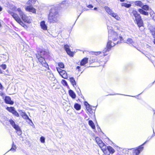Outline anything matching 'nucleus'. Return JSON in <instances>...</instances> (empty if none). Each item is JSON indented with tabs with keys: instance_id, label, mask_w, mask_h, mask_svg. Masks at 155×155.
Here are the masks:
<instances>
[{
	"instance_id": "obj_1",
	"label": "nucleus",
	"mask_w": 155,
	"mask_h": 155,
	"mask_svg": "<svg viewBox=\"0 0 155 155\" xmlns=\"http://www.w3.org/2000/svg\"><path fill=\"white\" fill-rule=\"evenodd\" d=\"M107 28L108 30V38L116 42L118 39H120V41H122L123 38L120 36L117 32L112 29V28L107 23Z\"/></svg>"
},
{
	"instance_id": "obj_2",
	"label": "nucleus",
	"mask_w": 155,
	"mask_h": 155,
	"mask_svg": "<svg viewBox=\"0 0 155 155\" xmlns=\"http://www.w3.org/2000/svg\"><path fill=\"white\" fill-rule=\"evenodd\" d=\"M59 16L58 12L54 9H51L48 17V20L51 23H57L59 20Z\"/></svg>"
},
{
	"instance_id": "obj_3",
	"label": "nucleus",
	"mask_w": 155,
	"mask_h": 155,
	"mask_svg": "<svg viewBox=\"0 0 155 155\" xmlns=\"http://www.w3.org/2000/svg\"><path fill=\"white\" fill-rule=\"evenodd\" d=\"M16 11H17L19 13L21 19L24 22L28 24H30L31 22V20L30 17L27 16L20 8H18Z\"/></svg>"
},
{
	"instance_id": "obj_4",
	"label": "nucleus",
	"mask_w": 155,
	"mask_h": 155,
	"mask_svg": "<svg viewBox=\"0 0 155 155\" xmlns=\"http://www.w3.org/2000/svg\"><path fill=\"white\" fill-rule=\"evenodd\" d=\"M104 155H110L113 154L115 152L114 149L110 146H107L106 145L101 149Z\"/></svg>"
},
{
	"instance_id": "obj_5",
	"label": "nucleus",
	"mask_w": 155,
	"mask_h": 155,
	"mask_svg": "<svg viewBox=\"0 0 155 155\" xmlns=\"http://www.w3.org/2000/svg\"><path fill=\"white\" fill-rule=\"evenodd\" d=\"M104 8L106 12L109 15L117 21L120 20L121 18L117 14L114 13L110 8L107 6H105Z\"/></svg>"
},
{
	"instance_id": "obj_6",
	"label": "nucleus",
	"mask_w": 155,
	"mask_h": 155,
	"mask_svg": "<svg viewBox=\"0 0 155 155\" xmlns=\"http://www.w3.org/2000/svg\"><path fill=\"white\" fill-rule=\"evenodd\" d=\"M8 12L11 14L14 19L21 25L24 27L25 26H26L25 24L22 21L21 19L17 14L9 11H8Z\"/></svg>"
},
{
	"instance_id": "obj_7",
	"label": "nucleus",
	"mask_w": 155,
	"mask_h": 155,
	"mask_svg": "<svg viewBox=\"0 0 155 155\" xmlns=\"http://www.w3.org/2000/svg\"><path fill=\"white\" fill-rule=\"evenodd\" d=\"M147 142V141L145 142L141 146H139L137 149L133 148L131 149L132 150L133 155H138L140 152L142 151L143 150V147L142 146L145 144Z\"/></svg>"
},
{
	"instance_id": "obj_8",
	"label": "nucleus",
	"mask_w": 155,
	"mask_h": 155,
	"mask_svg": "<svg viewBox=\"0 0 155 155\" xmlns=\"http://www.w3.org/2000/svg\"><path fill=\"white\" fill-rule=\"evenodd\" d=\"M36 56L39 61L41 64L42 65L45 67L47 68L48 65V64L45 61L44 58V57H40V56L39 55V53L36 54Z\"/></svg>"
},
{
	"instance_id": "obj_9",
	"label": "nucleus",
	"mask_w": 155,
	"mask_h": 155,
	"mask_svg": "<svg viewBox=\"0 0 155 155\" xmlns=\"http://www.w3.org/2000/svg\"><path fill=\"white\" fill-rule=\"evenodd\" d=\"M118 43V41L113 42L111 39L108 38V41L107 43V50H109L111 48L114 46L116 44Z\"/></svg>"
},
{
	"instance_id": "obj_10",
	"label": "nucleus",
	"mask_w": 155,
	"mask_h": 155,
	"mask_svg": "<svg viewBox=\"0 0 155 155\" xmlns=\"http://www.w3.org/2000/svg\"><path fill=\"white\" fill-rule=\"evenodd\" d=\"M56 69L57 71L63 78L64 79L67 78L68 77L65 71L62 70L58 68H57Z\"/></svg>"
},
{
	"instance_id": "obj_11",
	"label": "nucleus",
	"mask_w": 155,
	"mask_h": 155,
	"mask_svg": "<svg viewBox=\"0 0 155 155\" xmlns=\"http://www.w3.org/2000/svg\"><path fill=\"white\" fill-rule=\"evenodd\" d=\"M95 140L101 149L106 145L103 142L99 137H96Z\"/></svg>"
},
{
	"instance_id": "obj_12",
	"label": "nucleus",
	"mask_w": 155,
	"mask_h": 155,
	"mask_svg": "<svg viewBox=\"0 0 155 155\" xmlns=\"http://www.w3.org/2000/svg\"><path fill=\"white\" fill-rule=\"evenodd\" d=\"M25 10L26 11L31 12L33 13H35L36 12V9L30 5L26 6Z\"/></svg>"
},
{
	"instance_id": "obj_13",
	"label": "nucleus",
	"mask_w": 155,
	"mask_h": 155,
	"mask_svg": "<svg viewBox=\"0 0 155 155\" xmlns=\"http://www.w3.org/2000/svg\"><path fill=\"white\" fill-rule=\"evenodd\" d=\"M85 105L86 107V108L87 111V113L89 116L91 115L90 114H93L94 112L92 111L90 105L87 103H86V104H85Z\"/></svg>"
},
{
	"instance_id": "obj_14",
	"label": "nucleus",
	"mask_w": 155,
	"mask_h": 155,
	"mask_svg": "<svg viewBox=\"0 0 155 155\" xmlns=\"http://www.w3.org/2000/svg\"><path fill=\"white\" fill-rule=\"evenodd\" d=\"M18 111L20 114L23 119H28L30 121L32 122L31 120L29 118L28 116L27 115L25 112H23L22 111V110H18Z\"/></svg>"
},
{
	"instance_id": "obj_15",
	"label": "nucleus",
	"mask_w": 155,
	"mask_h": 155,
	"mask_svg": "<svg viewBox=\"0 0 155 155\" xmlns=\"http://www.w3.org/2000/svg\"><path fill=\"white\" fill-rule=\"evenodd\" d=\"M64 48L65 49L67 54L70 56H73L74 54V52L71 51H70L69 48V46L67 45H64Z\"/></svg>"
},
{
	"instance_id": "obj_16",
	"label": "nucleus",
	"mask_w": 155,
	"mask_h": 155,
	"mask_svg": "<svg viewBox=\"0 0 155 155\" xmlns=\"http://www.w3.org/2000/svg\"><path fill=\"white\" fill-rule=\"evenodd\" d=\"M149 29L153 37L155 38V26L151 25H149Z\"/></svg>"
},
{
	"instance_id": "obj_17",
	"label": "nucleus",
	"mask_w": 155,
	"mask_h": 155,
	"mask_svg": "<svg viewBox=\"0 0 155 155\" xmlns=\"http://www.w3.org/2000/svg\"><path fill=\"white\" fill-rule=\"evenodd\" d=\"M5 102L6 104L11 105H12L14 104V102L11 100V98L8 96L5 97Z\"/></svg>"
},
{
	"instance_id": "obj_18",
	"label": "nucleus",
	"mask_w": 155,
	"mask_h": 155,
	"mask_svg": "<svg viewBox=\"0 0 155 155\" xmlns=\"http://www.w3.org/2000/svg\"><path fill=\"white\" fill-rule=\"evenodd\" d=\"M40 25L41 29L43 30H47V26L44 21H42L41 22Z\"/></svg>"
},
{
	"instance_id": "obj_19",
	"label": "nucleus",
	"mask_w": 155,
	"mask_h": 155,
	"mask_svg": "<svg viewBox=\"0 0 155 155\" xmlns=\"http://www.w3.org/2000/svg\"><path fill=\"white\" fill-rule=\"evenodd\" d=\"M9 121L10 124L15 129V128H18V127L19 126L18 125L16 124L15 122L12 119H10L9 120Z\"/></svg>"
},
{
	"instance_id": "obj_20",
	"label": "nucleus",
	"mask_w": 155,
	"mask_h": 155,
	"mask_svg": "<svg viewBox=\"0 0 155 155\" xmlns=\"http://www.w3.org/2000/svg\"><path fill=\"white\" fill-rule=\"evenodd\" d=\"M125 42L128 44H130L132 45H133L134 43V42L133 41V40L131 38H127Z\"/></svg>"
},
{
	"instance_id": "obj_21",
	"label": "nucleus",
	"mask_w": 155,
	"mask_h": 155,
	"mask_svg": "<svg viewBox=\"0 0 155 155\" xmlns=\"http://www.w3.org/2000/svg\"><path fill=\"white\" fill-rule=\"evenodd\" d=\"M69 94L70 96L73 98H75L76 97V95L74 92L72 90H70L69 91Z\"/></svg>"
},
{
	"instance_id": "obj_22",
	"label": "nucleus",
	"mask_w": 155,
	"mask_h": 155,
	"mask_svg": "<svg viewBox=\"0 0 155 155\" xmlns=\"http://www.w3.org/2000/svg\"><path fill=\"white\" fill-rule=\"evenodd\" d=\"M139 12L141 14L145 15H148V12L144 11L142 9H139L138 10Z\"/></svg>"
},
{
	"instance_id": "obj_23",
	"label": "nucleus",
	"mask_w": 155,
	"mask_h": 155,
	"mask_svg": "<svg viewBox=\"0 0 155 155\" xmlns=\"http://www.w3.org/2000/svg\"><path fill=\"white\" fill-rule=\"evenodd\" d=\"M130 12L132 14L134 17L139 15L138 13L136 10L134 9L132 10L130 9Z\"/></svg>"
},
{
	"instance_id": "obj_24",
	"label": "nucleus",
	"mask_w": 155,
	"mask_h": 155,
	"mask_svg": "<svg viewBox=\"0 0 155 155\" xmlns=\"http://www.w3.org/2000/svg\"><path fill=\"white\" fill-rule=\"evenodd\" d=\"M87 58H84L81 62V65L82 66L84 65L87 62Z\"/></svg>"
},
{
	"instance_id": "obj_25",
	"label": "nucleus",
	"mask_w": 155,
	"mask_h": 155,
	"mask_svg": "<svg viewBox=\"0 0 155 155\" xmlns=\"http://www.w3.org/2000/svg\"><path fill=\"white\" fill-rule=\"evenodd\" d=\"M69 79L70 81L73 86L74 87L75 86H76V83L74 78L72 77L70 78Z\"/></svg>"
},
{
	"instance_id": "obj_26",
	"label": "nucleus",
	"mask_w": 155,
	"mask_h": 155,
	"mask_svg": "<svg viewBox=\"0 0 155 155\" xmlns=\"http://www.w3.org/2000/svg\"><path fill=\"white\" fill-rule=\"evenodd\" d=\"M47 76L49 79L52 80L53 79V78H54V75L50 72H48L47 73Z\"/></svg>"
},
{
	"instance_id": "obj_27",
	"label": "nucleus",
	"mask_w": 155,
	"mask_h": 155,
	"mask_svg": "<svg viewBox=\"0 0 155 155\" xmlns=\"http://www.w3.org/2000/svg\"><path fill=\"white\" fill-rule=\"evenodd\" d=\"M88 124L93 129H95V125L93 122L91 120L89 121Z\"/></svg>"
},
{
	"instance_id": "obj_28",
	"label": "nucleus",
	"mask_w": 155,
	"mask_h": 155,
	"mask_svg": "<svg viewBox=\"0 0 155 155\" xmlns=\"http://www.w3.org/2000/svg\"><path fill=\"white\" fill-rule=\"evenodd\" d=\"M36 1V0H29L27 2L28 5H32L34 4Z\"/></svg>"
},
{
	"instance_id": "obj_29",
	"label": "nucleus",
	"mask_w": 155,
	"mask_h": 155,
	"mask_svg": "<svg viewBox=\"0 0 155 155\" xmlns=\"http://www.w3.org/2000/svg\"><path fill=\"white\" fill-rule=\"evenodd\" d=\"M38 53L39 54V55L40 56V57H43L44 55H45L46 54L47 52L41 50Z\"/></svg>"
},
{
	"instance_id": "obj_30",
	"label": "nucleus",
	"mask_w": 155,
	"mask_h": 155,
	"mask_svg": "<svg viewBox=\"0 0 155 155\" xmlns=\"http://www.w3.org/2000/svg\"><path fill=\"white\" fill-rule=\"evenodd\" d=\"M134 3L136 5L139 6L141 7L143 6V4L141 1H137L135 2Z\"/></svg>"
},
{
	"instance_id": "obj_31",
	"label": "nucleus",
	"mask_w": 155,
	"mask_h": 155,
	"mask_svg": "<svg viewBox=\"0 0 155 155\" xmlns=\"http://www.w3.org/2000/svg\"><path fill=\"white\" fill-rule=\"evenodd\" d=\"M74 108L77 110H79L81 108V106L79 104L76 103L74 105Z\"/></svg>"
},
{
	"instance_id": "obj_32",
	"label": "nucleus",
	"mask_w": 155,
	"mask_h": 155,
	"mask_svg": "<svg viewBox=\"0 0 155 155\" xmlns=\"http://www.w3.org/2000/svg\"><path fill=\"white\" fill-rule=\"evenodd\" d=\"M6 110H8L9 112L12 113L14 110L15 109V108L14 107H7L6 108Z\"/></svg>"
},
{
	"instance_id": "obj_33",
	"label": "nucleus",
	"mask_w": 155,
	"mask_h": 155,
	"mask_svg": "<svg viewBox=\"0 0 155 155\" xmlns=\"http://www.w3.org/2000/svg\"><path fill=\"white\" fill-rule=\"evenodd\" d=\"M15 129L17 131L16 132L17 134L19 135H21L22 132L21 131V130L20 127L19 126L18 127V129Z\"/></svg>"
},
{
	"instance_id": "obj_34",
	"label": "nucleus",
	"mask_w": 155,
	"mask_h": 155,
	"mask_svg": "<svg viewBox=\"0 0 155 155\" xmlns=\"http://www.w3.org/2000/svg\"><path fill=\"white\" fill-rule=\"evenodd\" d=\"M136 23L139 27H140L143 26V22L142 20L141 19L139 21L136 22Z\"/></svg>"
},
{
	"instance_id": "obj_35",
	"label": "nucleus",
	"mask_w": 155,
	"mask_h": 155,
	"mask_svg": "<svg viewBox=\"0 0 155 155\" xmlns=\"http://www.w3.org/2000/svg\"><path fill=\"white\" fill-rule=\"evenodd\" d=\"M122 6H124L126 8H129L130 7L131 5L130 4H127L125 3H123L121 4Z\"/></svg>"
},
{
	"instance_id": "obj_36",
	"label": "nucleus",
	"mask_w": 155,
	"mask_h": 155,
	"mask_svg": "<svg viewBox=\"0 0 155 155\" xmlns=\"http://www.w3.org/2000/svg\"><path fill=\"white\" fill-rule=\"evenodd\" d=\"M135 21H136V22L139 21L142 19L140 15H138L135 16Z\"/></svg>"
},
{
	"instance_id": "obj_37",
	"label": "nucleus",
	"mask_w": 155,
	"mask_h": 155,
	"mask_svg": "<svg viewBox=\"0 0 155 155\" xmlns=\"http://www.w3.org/2000/svg\"><path fill=\"white\" fill-rule=\"evenodd\" d=\"M141 7L143 9H144L145 10H148L149 9V6L146 5H144L143 4Z\"/></svg>"
},
{
	"instance_id": "obj_38",
	"label": "nucleus",
	"mask_w": 155,
	"mask_h": 155,
	"mask_svg": "<svg viewBox=\"0 0 155 155\" xmlns=\"http://www.w3.org/2000/svg\"><path fill=\"white\" fill-rule=\"evenodd\" d=\"M14 115L17 117H19V115L18 113L15 110V109L14 110L12 113Z\"/></svg>"
},
{
	"instance_id": "obj_39",
	"label": "nucleus",
	"mask_w": 155,
	"mask_h": 155,
	"mask_svg": "<svg viewBox=\"0 0 155 155\" xmlns=\"http://www.w3.org/2000/svg\"><path fill=\"white\" fill-rule=\"evenodd\" d=\"M14 115L17 117H19V115L18 113L15 110V109L14 110L12 113Z\"/></svg>"
},
{
	"instance_id": "obj_40",
	"label": "nucleus",
	"mask_w": 155,
	"mask_h": 155,
	"mask_svg": "<svg viewBox=\"0 0 155 155\" xmlns=\"http://www.w3.org/2000/svg\"><path fill=\"white\" fill-rule=\"evenodd\" d=\"M58 65L60 68H64V65L63 63H59L58 64Z\"/></svg>"
},
{
	"instance_id": "obj_41",
	"label": "nucleus",
	"mask_w": 155,
	"mask_h": 155,
	"mask_svg": "<svg viewBox=\"0 0 155 155\" xmlns=\"http://www.w3.org/2000/svg\"><path fill=\"white\" fill-rule=\"evenodd\" d=\"M16 148V146L13 144L12 148L10 150L14 152L15 151Z\"/></svg>"
},
{
	"instance_id": "obj_42",
	"label": "nucleus",
	"mask_w": 155,
	"mask_h": 155,
	"mask_svg": "<svg viewBox=\"0 0 155 155\" xmlns=\"http://www.w3.org/2000/svg\"><path fill=\"white\" fill-rule=\"evenodd\" d=\"M0 68L3 70H5L6 68V66L5 64H3L0 65Z\"/></svg>"
},
{
	"instance_id": "obj_43",
	"label": "nucleus",
	"mask_w": 155,
	"mask_h": 155,
	"mask_svg": "<svg viewBox=\"0 0 155 155\" xmlns=\"http://www.w3.org/2000/svg\"><path fill=\"white\" fill-rule=\"evenodd\" d=\"M40 141L42 143H44L45 142V138L43 137H41L40 138Z\"/></svg>"
},
{
	"instance_id": "obj_44",
	"label": "nucleus",
	"mask_w": 155,
	"mask_h": 155,
	"mask_svg": "<svg viewBox=\"0 0 155 155\" xmlns=\"http://www.w3.org/2000/svg\"><path fill=\"white\" fill-rule=\"evenodd\" d=\"M62 83L65 86H67L68 85L67 82L64 80H62Z\"/></svg>"
},
{
	"instance_id": "obj_45",
	"label": "nucleus",
	"mask_w": 155,
	"mask_h": 155,
	"mask_svg": "<svg viewBox=\"0 0 155 155\" xmlns=\"http://www.w3.org/2000/svg\"><path fill=\"white\" fill-rule=\"evenodd\" d=\"M150 14L151 16L152 17L153 15L155 14L154 13V12L153 11H151L150 12Z\"/></svg>"
},
{
	"instance_id": "obj_46",
	"label": "nucleus",
	"mask_w": 155,
	"mask_h": 155,
	"mask_svg": "<svg viewBox=\"0 0 155 155\" xmlns=\"http://www.w3.org/2000/svg\"><path fill=\"white\" fill-rule=\"evenodd\" d=\"M100 53H101L100 52H99V51L96 52H95L94 54L96 55H98L100 54Z\"/></svg>"
},
{
	"instance_id": "obj_47",
	"label": "nucleus",
	"mask_w": 155,
	"mask_h": 155,
	"mask_svg": "<svg viewBox=\"0 0 155 155\" xmlns=\"http://www.w3.org/2000/svg\"><path fill=\"white\" fill-rule=\"evenodd\" d=\"M3 88V87L1 84L0 83V89L2 90Z\"/></svg>"
},
{
	"instance_id": "obj_48",
	"label": "nucleus",
	"mask_w": 155,
	"mask_h": 155,
	"mask_svg": "<svg viewBox=\"0 0 155 155\" xmlns=\"http://www.w3.org/2000/svg\"><path fill=\"white\" fill-rule=\"evenodd\" d=\"M87 7L89 8H92L93 7V6L91 5H89Z\"/></svg>"
},
{
	"instance_id": "obj_49",
	"label": "nucleus",
	"mask_w": 155,
	"mask_h": 155,
	"mask_svg": "<svg viewBox=\"0 0 155 155\" xmlns=\"http://www.w3.org/2000/svg\"><path fill=\"white\" fill-rule=\"evenodd\" d=\"M152 18L155 21V14L153 15L152 16Z\"/></svg>"
},
{
	"instance_id": "obj_50",
	"label": "nucleus",
	"mask_w": 155,
	"mask_h": 155,
	"mask_svg": "<svg viewBox=\"0 0 155 155\" xmlns=\"http://www.w3.org/2000/svg\"><path fill=\"white\" fill-rule=\"evenodd\" d=\"M116 28H117V29L118 30H120V27H117V26L116 27Z\"/></svg>"
},
{
	"instance_id": "obj_51",
	"label": "nucleus",
	"mask_w": 155,
	"mask_h": 155,
	"mask_svg": "<svg viewBox=\"0 0 155 155\" xmlns=\"http://www.w3.org/2000/svg\"><path fill=\"white\" fill-rule=\"evenodd\" d=\"M3 73V72L1 70V68H0V74Z\"/></svg>"
},
{
	"instance_id": "obj_52",
	"label": "nucleus",
	"mask_w": 155,
	"mask_h": 155,
	"mask_svg": "<svg viewBox=\"0 0 155 155\" xmlns=\"http://www.w3.org/2000/svg\"><path fill=\"white\" fill-rule=\"evenodd\" d=\"M80 68V67L79 66H77V69H79Z\"/></svg>"
},
{
	"instance_id": "obj_53",
	"label": "nucleus",
	"mask_w": 155,
	"mask_h": 155,
	"mask_svg": "<svg viewBox=\"0 0 155 155\" xmlns=\"http://www.w3.org/2000/svg\"><path fill=\"white\" fill-rule=\"evenodd\" d=\"M120 0L121 2H124V0Z\"/></svg>"
},
{
	"instance_id": "obj_54",
	"label": "nucleus",
	"mask_w": 155,
	"mask_h": 155,
	"mask_svg": "<svg viewBox=\"0 0 155 155\" xmlns=\"http://www.w3.org/2000/svg\"><path fill=\"white\" fill-rule=\"evenodd\" d=\"M97 9V8L95 7V8H94V10H96Z\"/></svg>"
},
{
	"instance_id": "obj_55",
	"label": "nucleus",
	"mask_w": 155,
	"mask_h": 155,
	"mask_svg": "<svg viewBox=\"0 0 155 155\" xmlns=\"http://www.w3.org/2000/svg\"><path fill=\"white\" fill-rule=\"evenodd\" d=\"M2 10V8L0 6V11H1Z\"/></svg>"
},
{
	"instance_id": "obj_56",
	"label": "nucleus",
	"mask_w": 155,
	"mask_h": 155,
	"mask_svg": "<svg viewBox=\"0 0 155 155\" xmlns=\"http://www.w3.org/2000/svg\"><path fill=\"white\" fill-rule=\"evenodd\" d=\"M154 44H155V41H154Z\"/></svg>"
}]
</instances>
